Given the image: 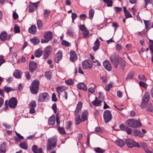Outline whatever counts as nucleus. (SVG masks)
Returning <instances> with one entry per match:
<instances>
[{
	"label": "nucleus",
	"mask_w": 153,
	"mask_h": 153,
	"mask_svg": "<svg viewBox=\"0 0 153 153\" xmlns=\"http://www.w3.org/2000/svg\"><path fill=\"white\" fill-rule=\"evenodd\" d=\"M18 101L17 99L14 97H11L9 100H6L4 104V109L5 110H7L8 109V106L10 108H15L17 105Z\"/></svg>",
	"instance_id": "1"
},
{
	"label": "nucleus",
	"mask_w": 153,
	"mask_h": 153,
	"mask_svg": "<svg viewBox=\"0 0 153 153\" xmlns=\"http://www.w3.org/2000/svg\"><path fill=\"white\" fill-rule=\"evenodd\" d=\"M57 140L56 138L53 137L48 139L47 144V150L50 151L56 147Z\"/></svg>",
	"instance_id": "2"
},
{
	"label": "nucleus",
	"mask_w": 153,
	"mask_h": 153,
	"mask_svg": "<svg viewBox=\"0 0 153 153\" xmlns=\"http://www.w3.org/2000/svg\"><path fill=\"white\" fill-rule=\"evenodd\" d=\"M125 123L126 125L132 128L139 127L141 125L140 122L134 119H128L126 121Z\"/></svg>",
	"instance_id": "3"
},
{
	"label": "nucleus",
	"mask_w": 153,
	"mask_h": 153,
	"mask_svg": "<svg viewBox=\"0 0 153 153\" xmlns=\"http://www.w3.org/2000/svg\"><path fill=\"white\" fill-rule=\"evenodd\" d=\"M39 85V82L37 79H35L32 82L30 89L32 94H36L38 93Z\"/></svg>",
	"instance_id": "4"
},
{
	"label": "nucleus",
	"mask_w": 153,
	"mask_h": 153,
	"mask_svg": "<svg viewBox=\"0 0 153 153\" xmlns=\"http://www.w3.org/2000/svg\"><path fill=\"white\" fill-rule=\"evenodd\" d=\"M103 117L105 123L110 122L111 120L112 116L110 111L106 110L103 112Z\"/></svg>",
	"instance_id": "5"
},
{
	"label": "nucleus",
	"mask_w": 153,
	"mask_h": 153,
	"mask_svg": "<svg viewBox=\"0 0 153 153\" xmlns=\"http://www.w3.org/2000/svg\"><path fill=\"white\" fill-rule=\"evenodd\" d=\"M125 143L126 145L129 148H132L133 147L137 146L138 148L141 147L138 143L131 139H127L125 140Z\"/></svg>",
	"instance_id": "6"
},
{
	"label": "nucleus",
	"mask_w": 153,
	"mask_h": 153,
	"mask_svg": "<svg viewBox=\"0 0 153 153\" xmlns=\"http://www.w3.org/2000/svg\"><path fill=\"white\" fill-rule=\"evenodd\" d=\"M119 56L117 54L112 55L110 58V60L112 64L114 65L115 68H117L119 64Z\"/></svg>",
	"instance_id": "7"
},
{
	"label": "nucleus",
	"mask_w": 153,
	"mask_h": 153,
	"mask_svg": "<svg viewBox=\"0 0 153 153\" xmlns=\"http://www.w3.org/2000/svg\"><path fill=\"white\" fill-rule=\"evenodd\" d=\"M92 62L89 59H87L83 61L82 63V66L84 69H90L92 68Z\"/></svg>",
	"instance_id": "8"
},
{
	"label": "nucleus",
	"mask_w": 153,
	"mask_h": 153,
	"mask_svg": "<svg viewBox=\"0 0 153 153\" xmlns=\"http://www.w3.org/2000/svg\"><path fill=\"white\" fill-rule=\"evenodd\" d=\"M49 97V95L48 93L46 92L42 93L39 94L38 101L39 102L46 101L48 100Z\"/></svg>",
	"instance_id": "9"
},
{
	"label": "nucleus",
	"mask_w": 153,
	"mask_h": 153,
	"mask_svg": "<svg viewBox=\"0 0 153 153\" xmlns=\"http://www.w3.org/2000/svg\"><path fill=\"white\" fill-rule=\"evenodd\" d=\"M11 36V35L7 33L5 31L1 32L0 35V39L1 41H4L6 40H9Z\"/></svg>",
	"instance_id": "10"
},
{
	"label": "nucleus",
	"mask_w": 153,
	"mask_h": 153,
	"mask_svg": "<svg viewBox=\"0 0 153 153\" xmlns=\"http://www.w3.org/2000/svg\"><path fill=\"white\" fill-rule=\"evenodd\" d=\"M37 64L36 62L33 61H30L29 64V68L31 73H33L36 69L37 67Z\"/></svg>",
	"instance_id": "11"
},
{
	"label": "nucleus",
	"mask_w": 153,
	"mask_h": 153,
	"mask_svg": "<svg viewBox=\"0 0 153 153\" xmlns=\"http://www.w3.org/2000/svg\"><path fill=\"white\" fill-rule=\"evenodd\" d=\"M39 3V1L36 3H30L29 5V11L30 12H34L35 10V8L36 9Z\"/></svg>",
	"instance_id": "12"
},
{
	"label": "nucleus",
	"mask_w": 153,
	"mask_h": 153,
	"mask_svg": "<svg viewBox=\"0 0 153 153\" xmlns=\"http://www.w3.org/2000/svg\"><path fill=\"white\" fill-rule=\"evenodd\" d=\"M82 102L81 101L78 102L74 112V115H79L78 114L81 112L82 107Z\"/></svg>",
	"instance_id": "13"
},
{
	"label": "nucleus",
	"mask_w": 153,
	"mask_h": 153,
	"mask_svg": "<svg viewBox=\"0 0 153 153\" xmlns=\"http://www.w3.org/2000/svg\"><path fill=\"white\" fill-rule=\"evenodd\" d=\"M103 65L105 68L108 71H111L112 68L110 62L108 60H105L103 62Z\"/></svg>",
	"instance_id": "14"
},
{
	"label": "nucleus",
	"mask_w": 153,
	"mask_h": 153,
	"mask_svg": "<svg viewBox=\"0 0 153 153\" xmlns=\"http://www.w3.org/2000/svg\"><path fill=\"white\" fill-rule=\"evenodd\" d=\"M70 59L73 62H75L77 59V56L76 52L74 51H71L70 52Z\"/></svg>",
	"instance_id": "15"
},
{
	"label": "nucleus",
	"mask_w": 153,
	"mask_h": 153,
	"mask_svg": "<svg viewBox=\"0 0 153 153\" xmlns=\"http://www.w3.org/2000/svg\"><path fill=\"white\" fill-rule=\"evenodd\" d=\"M62 57V53L60 51H58L57 52L55 55V62L58 63L61 59Z\"/></svg>",
	"instance_id": "16"
},
{
	"label": "nucleus",
	"mask_w": 153,
	"mask_h": 153,
	"mask_svg": "<svg viewBox=\"0 0 153 153\" xmlns=\"http://www.w3.org/2000/svg\"><path fill=\"white\" fill-rule=\"evenodd\" d=\"M150 96L149 92H146L144 94L142 98V101L144 102L146 104L148 103L149 100Z\"/></svg>",
	"instance_id": "17"
},
{
	"label": "nucleus",
	"mask_w": 153,
	"mask_h": 153,
	"mask_svg": "<svg viewBox=\"0 0 153 153\" xmlns=\"http://www.w3.org/2000/svg\"><path fill=\"white\" fill-rule=\"evenodd\" d=\"M22 74V72L21 71L16 69L13 74V76L17 78L20 79L21 78Z\"/></svg>",
	"instance_id": "18"
},
{
	"label": "nucleus",
	"mask_w": 153,
	"mask_h": 153,
	"mask_svg": "<svg viewBox=\"0 0 153 153\" xmlns=\"http://www.w3.org/2000/svg\"><path fill=\"white\" fill-rule=\"evenodd\" d=\"M44 38L46 39L51 40L53 38L52 33L51 31H47L46 32L44 35Z\"/></svg>",
	"instance_id": "19"
},
{
	"label": "nucleus",
	"mask_w": 153,
	"mask_h": 153,
	"mask_svg": "<svg viewBox=\"0 0 153 153\" xmlns=\"http://www.w3.org/2000/svg\"><path fill=\"white\" fill-rule=\"evenodd\" d=\"M50 53V47L48 46L45 48L44 50V58L47 59Z\"/></svg>",
	"instance_id": "20"
},
{
	"label": "nucleus",
	"mask_w": 153,
	"mask_h": 153,
	"mask_svg": "<svg viewBox=\"0 0 153 153\" xmlns=\"http://www.w3.org/2000/svg\"><path fill=\"white\" fill-rule=\"evenodd\" d=\"M102 101L98 99V98L96 97L95 100L91 102L92 104L96 106H99L101 105Z\"/></svg>",
	"instance_id": "21"
},
{
	"label": "nucleus",
	"mask_w": 153,
	"mask_h": 153,
	"mask_svg": "<svg viewBox=\"0 0 153 153\" xmlns=\"http://www.w3.org/2000/svg\"><path fill=\"white\" fill-rule=\"evenodd\" d=\"M77 87L78 89L87 91V88L85 85L83 83H80L77 84Z\"/></svg>",
	"instance_id": "22"
},
{
	"label": "nucleus",
	"mask_w": 153,
	"mask_h": 153,
	"mask_svg": "<svg viewBox=\"0 0 153 153\" xmlns=\"http://www.w3.org/2000/svg\"><path fill=\"white\" fill-rule=\"evenodd\" d=\"M133 133L134 136H138L142 137L144 136L143 134L141 131L137 129H135L133 130Z\"/></svg>",
	"instance_id": "23"
},
{
	"label": "nucleus",
	"mask_w": 153,
	"mask_h": 153,
	"mask_svg": "<svg viewBox=\"0 0 153 153\" xmlns=\"http://www.w3.org/2000/svg\"><path fill=\"white\" fill-rule=\"evenodd\" d=\"M88 112L87 111H84L82 113L81 116V119L82 122L85 121L88 119Z\"/></svg>",
	"instance_id": "24"
},
{
	"label": "nucleus",
	"mask_w": 153,
	"mask_h": 153,
	"mask_svg": "<svg viewBox=\"0 0 153 153\" xmlns=\"http://www.w3.org/2000/svg\"><path fill=\"white\" fill-rule=\"evenodd\" d=\"M95 45L93 48V49L94 51H96L98 50L100 46V41L98 39H97L94 43Z\"/></svg>",
	"instance_id": "25"
},
{
	"label": "nucleus",
	"mask_w": 153,
	"mask_h": 153,
	"mask_svg": "<svg viewBox=\"0 0 153 153\" xmlns=\"http://www.w3.org/2000/svg\"><path fill=\"white\" fill-rule=\"evenodd\" d=\"M75 124L76 125H79L81 122H82V119H80V115H75Z\"/></svg>",
	"instance_id": "26"
},
{
	"label": "nucleus",
	"mask_w": 153,
	"mask_h": 153,
	"mask_svg": "<svg viewBox=\"0 0 153 153\" xmlns=\"http://www.w3.org/2000/svg\"><path fill=\"white\" fill-rule=\"evenodd\" d=\"M55 122V118L54 116L50 117L48 119V123L49 125H53Z\"/></svg>",
	"instance_id": "27"
},
{
	"label": "nucleus",
	"mask_w": 153,
	"mask_h": 153,
	"mask_svg": "<svg viewBox=\"0 0 153 153\" xmlns=\"http://www.w3.org/2000/svg\"><path fill=\"white\" fill-rule=\"evenodd\" d=\"M36 31V27L34 25H32L29 29V32L32 34H35Z\"/></svg>",
	"instance_id": "28"
},
{
	"label": "nucleus",
	"mask_w": 153,
	"mask_h": 153,
	"mask_svg": "<svg viewBox=\"0 0 153 153\" xmlns=\"http://www.w3.org/2000/svg\"><path fill=\"white\" fill-rule=\"evenodd\" d=\"M116 144L120 147H122L125 144L124 141L122 139H117L116 141Z\"/></svg>",
	"instance_id": "29"
},
{
	"label": "nucleus",
	"mask_w": 153,
	"mask_h": 153,
	"mask_svg": "<svg viewBox=\"0 0 153 153\" xmlns=\"http://www.w3.org/2000/svg\"><path fill=\"white\" fill-rule=\"evenodd\" d=\"M42 51L39 48L35 52L34 56L36 57H39L42 56Z\"/></svg>",
	"instance_id": "30"
},
{
	"label": "nucleus",
	"mask_w": 153,
	"mask_h": 153,
	"mask_svg": "<svg viewBox=\"0 0 153 153\" xmlns=\"http://www.w3.org/2000/svg\"><path fill=\"white\" fill-rule=\"evenodd\" d=\"M134 75V72L133 71H131L128 74L126 78V80H128L133 79Z\"/></svg>",
	"instance_id": "31"
},
{
	"label": "nucleus",
	"mask_w": 153,
	"mask_h": 153,
	"mask_svg": "<svg viewBox=\"0 0 153 153\" xmlns=\"http://www.w3.org/2000/svg\"><path fill=\"white\" fill-rule=\"evenodd\" d=\"M51 12V10L48 9H45L44 10L43 15L44 19H48Z\"/></svg>",
	"instance_id": "32"
},
{
	"label": "nucleus",
	"mask_w": 153,
	"mask_h": 153,
	"mask_svg": "<svg viewBox=\"0 0 153 153\" xmlns=\"http://www.w3.org/2000/svg\"><path fill=\"white\" fill-rule=\"evenodd\" d=\"M65 88L63 86H59L56 88V91L58 94V95H60V92H62L65 90Z\"/></svg>",
	"instance_id": "33"
},
{
	"label": "nucleus",
	"mask_w": 153,
	"mask_h": 153,
	"mask_svg": "<svg viewBox=\"0 0 153 153\" xmlns=\"http://www.w3.org/2000/svg\"><path fill=\"white\" fill-rule=\"evenodd\" d=\"M6 144L3 143L0 146V153H5L6 152Z\"/></svg>",
	"instance_id": "34"
},
{
	"label": "nucleus",
	"mask_w": 153,
	"mask_h": 153,
	"mask_svg": "<svg viewBox=\"0 0 153 153\" xmlns=\"http://www.w3.org/2000/svg\"><path fill=\"white\" fill-rule=\"evenodd\" d=\"M31 42L34 45H37L40 42L39 39L36 37H34L30 39Z\"/></svg>",
	"instance_id": "35"
},
{
	"label": "nucleus",
	"mask_w": 153,
	"mask_h": 153,
	"mask_svg": "<svg viewBox=\"0 0 153 153\" xmlns=\"http://www.w3.org/2000/svg\"><path fill=\"white\" fill-rule=\"evenodd\" d=\"M3 89L4 91L7 93H9L11 91L15 90V89H14L12 88L8 87L6 86H5L4 87Z\"/></svg>",
	"instance_id": "36"
},
{
	"label": "nucleus",
	"mask_w": 153,
	"mask_h": 153,
	"mask_svg": "<svg viewBox=\"0 0 153 153\" xmlns=\"http://www.w3.org/2000/svg\"><path fill=\"white\" fill-rule=\"evenodd\" d=\"M144 22L145 24L146 29L147 31L149 30V28L150 27L151 22L150 21H146L144 20Z\"/></svg>",
	"instance_id": "37"
},
{
	"label": "nucleus",
	"mask_w": 153,
	"mask_h": 153,
	"mask_svg": "<svg viewBox=\"0 0 153 153\" xmlns=\"http://www.w3.org/2000/svg\"><path fill=\"white\" fill-rule=\"evenodd\" d=\"M94 11L93 9H91L89 11V18L92 20L93 17Z\"/></svg>",
	"instance_id": "38"
},
{
	"label": "nucleus",
	"mask_w": 153,
	"mask_h": 153,
	"mask_svg": "<svg viewBox=\"0 0 153 153\" xmlns=\"http://www.w3.org/2000/svg\"><path fill=\"white\" fill-rule=\"evenodd\" d=\"M19 146L22 149H27V144L25 142H22L19 144Z\"/></svg>",
	"instance_id": "39"
},
{
	"label": "nucleus",
	"mask_w": 153,
	"mask_h": 153,
	"mask_svg": "<svg viewBox=\"0 0 153 153\" xmlns=\"http://www.w3.org/2000/svg\"><path fill=\"white\" fill-rule=\"evenodd\" d=\"M45 76L47 79H50L51 78L52 73L50 71L46 72L45 73Z\"/></svg>",
	"instance_id": "40"
},
{
	"label": "nucleus",
	"mask_w": 153,
	"mask_h": 153,
	"mask_svg": "<svg viewBox=\"0 0 153 153\" xmlns=\"http://www.w3.org/2000/svg\"><path fill=\"white\" fill-rule=\"evenodd\" d=\"M58 130L60 134H64L66 133L63 127H58Z\"/></svg>",
	"instance_id": "41"
},
{
	"label": "nucleus",
	"mask_w": 153,
	"mask_h": 153,
	"mask_svg": "<svg viewBox=\"0 0 153 153\" xmlns=\"http://www.w3.org/2000/svg\"><path fill=\"white\" fill-rule=\"evenodd\" d=\"M37 23L38 28V29L40 30L41 29L43 26V24L41 20L39 19L37 21Z\"/></svg>",
	"instance_id": "42"
},
{
	"label": "nucleus",
	"mask_w": 153,
	"mask_h": 153,
	"mask_svg": "<svg viewBox=\"0 0 153 153\" xmlns=\"http://www.w3.org/2000/svg\"><path fill=\"white\" fill-rule=\"evenodd\" d=\"M72 125V123L71 121H67L65 124V128L66 129H70Z\"/></svg>",
	"instance_id": "43"
},
{
	"label": "nucleus",
	"mask_w": 153,
	"mask_h": 153,
	"mask_svg": "<svg viewBox=\"0 0 153 153\" xmlns=\"http://www.w3.org/2000/svg\"><path fill=\"white\" fill-rule=\"evenodd\" d=\"M67 33L71 36H74V32L73 29L72 28H70L68 29Z\"/></svg>",
	"instance_id": "44"
},
{
	"label": "nucleus",
	"mask_w": 153,
	"mask_h": 153,
	"mask_svg": "<svg viewBox=\"0 0 153 153\" xmlns=\"http://www.w3.org/2000/svg\"><path fill=\"white\" fill-rule=\"evenodd\" d=\"M95 152L97 153H103L105 150L102 149L100 147H97L94 148Z\"/></svg>",
	"instance_id": "45"
},
{
	"label": "nucleus",
	"mask_w": 153,
	"mask_h": 153,
	"mask_svg": "<svg viewBox=\"0 0 153 153\" xmlns=\"http://www.w3.org/2000/svg\"><path fill=\"white\" fill-rule=\"evenodd\" d=\"M113 83L111 82L110 83L108 84L105 86V90L108 91H109L111 88L113 87Z\"/></svg>",
	"instance_id": "46"
},
{
	"label": "nucleus",
	"mask_w": 153,
	"mask_h": 153,
	"mask_svg": "<svg viewBox=\"0 0 153 153\" xmlns=\"http://www.w3.org/2000/svg\"><path fill=\"white\" fill-rule=\"evenodd\" d=\"M103 1L107 4V6L108 7H111L112 6L113 2L111 0H103Z\"/></svg>",
	"instance_id": "47"
},
{
	"label": "nucleus",
	"mask_w": 153,
	"mask_h": 153,
	"mask_svg": "<svg viewBox=\"0 0 153 153\" xmlns=\"http://www.w3.org/2000/svg\"><path fill=\"white\" fill-rule=\"evenodd\" d=\"M61 44L65 47H69L71 45L70 43L68 42L65 40H63L61 42Z\"/></svg>",
	"instance_id": "48"
},
{
	"label": "nucleus",
	"mask_w": 153,
	"mask_h": 153,
	"mask_svg": "<svg viewBox=\"0 0 153 153\" xmlns=\"http://www.w3.org/2000/svg\"><path fill=\"white\" fill-rule=\"evenodd\" d=\"M124 13L126 19H127L132 17V16L128 10L125 12Z\"/></svg>",
	"instance_id": "49"
},
{
	"label": "nucleus",
	"mask_w": 153,
	"mask_h": 153,
	"mask_svg": "<svg viewBox=\"0 0 153 153\" xmlns=\"http://www.w3.org/2000/svg\"><path fill=\"white\" fill-rule=\"evenodd\" d=\"M65 83L67 85H72L74 84V82L72 79H69L65 81Z\"/></svg>",
	"instance_id": "50"
},
{
	"label": "nucleus",
	"mask_w": 153,
	"mask_h": 153,
	"mask_svg": "<svg viewBox=\"0 0 153 153\" xmlns=\"http://www.w3.org/2000/svg\"><path fill=\"white\" fill-rule=\"evenodd\" d=\"M29 106L30 107H36V102L35 101L32 100L29 104Z\"/></svg>",
	"instance_id": "51"
},
{
	"label": "nucleus",
	"mask_w": 153,
	"mask_h": 153,
	"mask_svg": "<svg viewBox=\"0 0 153 153\" xmlns=\"http://www.w3.org/2000/svg\"><path fill=\"white\" fill-rule=\"evenodd\" d=\"M14 30L15 33H19L20 32V28L17 25H16L14 27Z\"/></svg>",
	"instance_id": "52"
},
{
	"label": "nucleus",
	"mask_w": 153,
	"mask_h": 153,
	"mask_svg": "<svg viewBox=\"0 0 153 153\" xmlns=\"http://www.w3.org/2000/svg\"><path fill=\"white\" fill-rule=\"evenodd\" d=\"M149 48L150 50L152 52H153V40L149 39Z\"/></svg>",
	"instance_id": "53"
},
{
	"label": "nucleus",
	"mask_w": 153,
	"mask_h": 153,
	"mask_svg": "<svg viewBox=\"0 0 153 153\" xmlns=\"http://www.w3.org/2000/svg\"><path fill=\"white\" fill-rule=\"evenodd\" d=\"M153 110V107L150 104H149L147 106L146 110L149 112H152Z\"/></svg>",
	"instance_id": "54"
},
{
	"label": "nucleus",
	"mask_w": 153,
	"mask_h": 153,
	"mask_svg": "<svg viewBox=\"0 0 153 153\" xmlns=\"http://www.w3.org/2000/svg\"><path fill=\"white\" fill-rule=\"evenodd\" d=\"M96 86L94 85V87H90L88 88V91L91 93H93L95 91Z\"/></svg>",
	"instance_id": "55"
},
{
	"label": "nucleus",
	"mask_w": 153,
	"mask_h": 153,
	"mask_svg": "<svg viewBox=\"0 0 153 153\" xmlns=\"http://www.w3.org/2000/svg\"><path fill=\"white\" fill-rule=\"evenodd\" d=\"M89 32L87 30L83 32V36L84 37L86 38L89 36Z\"/></svg>",
	"instance_id": "56"
},
{
	"label": "nucleus",
	"mask_w": 153,
	"mask_h": 153,
	"mask_svg": "<svg viewBox=\"0 0 153 153\" xmlns=\"http://www.w3.org/2000/svg\"><path fill=\"white\" fill-rule=\"evenodd\" d=\"M5 62V60L4 59L3 56L2 55H0V66Z\"/></svg>",
	"instance_id": "57"
},
{
	"label": "nucleus",
	"mask_w": 153,
	"mask_h": 153,
	"mask_svg": "<svg viewBox=\"0 0 153 153\" xmlns=\"http://www.w3.org/2000/svg\"><path fill=\"white\" fill-rule=\"evenodd\" d=\"M139 85L140 86H141L145 88H146L147 86V85H146L145 83L141 81H140Z\"/></svg>",
	"instance_id": "58"
},
{
	"label": "nucleus",
	"mask_w": 153,
	"mask_h": 153,
	"mask_svg": "<svg viewBox=\"0 0 153 153\" xmlns=\"http://www.w3.org/2000/svg\"><path fill=\"white\" fill-rule=\"evenodd\" d=\"M114 10L116 13H119L122 10V8L120 7H114Z\"/></svg>",
	"instance_id": "59"
},
{
	"label": "nucleus",
	"mask_w": 153,
	"mask_h": 153,
	"mask_svg": "<svg viewBox=\"0 0 153 153\" xmlns=\"http://www.w3.org/2000/svg\"><path fill=\"white\" fill-rule=\"evenodd\" d=\"M25 76L27 80H30L31 77V75L28 71H26L25 72Z\"/></svg>",
	"instance_id": "60"
},
{
	"label": "nucleus",
	"mask_w": 153,
	"mask_h": 153,
	"mask_svg": "<svg viewBox=\"0 0 153 153\" xmlns=\"http://www.w3.org/2000/svg\"><path fill=\"white\" fill-rule=\"evenodd\" d=\"M52 108L53 111L55 113H56L57 112V106L55 103H54L52 106Z\"/></svg>",
	"instance_id": "61"
},
{
	"label": "nucleus",
	"mask_w": 153,
	"mask_h": 153,
	"mask_svg": "<svg viewBox=\"0 0 153 153\" xmlns=\"http://www.w3.org/2000/svg\"><path fill=\"white\" fill-rule=\"evenodd\" d=\"M56 121L57 124L58 126H59V125L60 122L59 120V115L58 113H57L56 114Z\"/></svg>",
	"instance_id": "62"
},
{
	"label": "nucleus",
	"mask_w": 153,
	"mask_h": 153,
	"mask_svg": "<svg viewBox=\"0 0 153 153\" xmlns=\"http://www.w3.org/2000/svg\"><path fill=\"white\" fill-rule=\"evenodd\" d=\"M120 65L122 68H124L125 65V62L123 60H121L120 62Z\"/></svg>",
	"instance_id": "63"
},
{
	"label": "nucleus",
	"mask_w": 153,
	"mask_h": 153,
	"mask_svg": "<svg viewBox=\"0 0 153 153\" xmlns=\"http://www.w3.org/2000/svg\"><path fill=\"white\" fill-rule=\"evenodd\" d=\"M79 29L83 32L87 30L86 28L84 25H81L80 26Z\"/></svg>",
	"instance_id": "64"
}]
</instances>
